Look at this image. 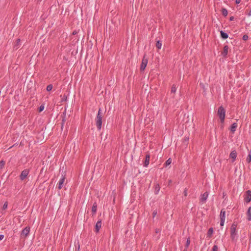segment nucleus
<instances>
[{
  "label": "nucleus",
  "mask_w": 251,
  "mask_h": 251,
  "mask_svg": "<svg viewBox=\"0 0 251 251\" xmlns=\"http://www.w3.org/2000/svg\"><path fill=\"white\" fill-rule=\"evenodd\" d=\"M240 2H241V0H235V2L236 4H239L240 3Z\"/></svg>",
  "instance_id": "38"
},
{
  "label": "nucleus",
  "mask_w": 251,
  "mask_h": 251,
  "mask_svg": "<svg viewBox=\"0 0 251 251\" xmlns=\"http://www.w3.org/2000/svg\"><path fill=\"white\" fill-rule=\"evenodd\" d=\"M148 62V59L147 58H146L145 56H144L142 59V64L141 65V70L142 71H144V70L145 69V68L147 66Z\"/></svg>",
  "instance_id": "4"
},
{
  "label": "nucleus",
  "mask_w": 251,
  "mask_h": 251,
  "mask_svg": "<svg viewBox=\"0 0 251 251\" xmlns=\"http://www.w3.org/2000/svg\"><path fill=\"white\" fill-rule=\"evenodd\" d=\"M225 112L226 111L222 106L219 107L218 110V115L222 123L224 122L225 120Z\"/></svg>",
  "instance_id": "2"
},
{
  "label": "nucleus",
  "mask_w": 251,
  "mask_h": 251,
  "mask_svg": "<svg viewBox=\"0 0 251 251\" xmlns=\"http://www.w3.org/2000/svg\"><path fill=\"white\" fill-rule=\"evenodd\" d=\"M157 214V211H154L153 212V217H154Z\"/></svg>",
  "instance_id": "36"
},
{
  "label": "nucleus",
  "mask_w": 251,
  "mask_h": 251,
  "mask_svg": "<svg viewBox=\"0 0 251 251\" xmlns=\"http://www.w3.org/2000/svg\"><path fill=\"white\" fill-rule=\"evenodd\" d=\"M234 19V17L232 16L230 18V21H233Z\"/></svg>",
  "instance_id": "39"
},
{
  "label": "nucleus",
  "mask_w": 251,
  "mask_h": 251,
  "mask_svg": "<svg viewBox=\"0 0 251 251\" xmlns=\"http://www.w3.org/2000/svg\"><path fill=\"white\" fill-rule=\"evenodd\" d=\"M28 174H29V170H28L25 169V170H23L21 174L20 175V179L22 180H24L26 177V176H27Z\"/></svg>",
  "instance_id": "7"
},
{
  "label": "nucleus",
  "mask_w": 251,
  "mask_h": 251,
  "mask_svg": "<svg viewBox=\"0 0 251 251\" xmlns=\"http://www.w3.org/2000/svg\"><path fill=\"white\" fill-rule=\"evenodd\" d=\"M30 231V228L28 227H25L24 229H23L21 234V236L22 237H25L27 236V235L29 234Z\"/></svg>",
  "instance_id": "6"
},
{
  "label": "nucleus",
  "mask_w": 251,
  "mask_h": 251,
  "mask_svg": "<svg viewBox=\"0 0 251 251\" xmlns=\"http://www.w3.org/2000/svg\"><path fill=\"white\" fill-rule=\"evenodd\" d=\"M251 15V11H250V12L248 14L249 16H250Z\"/></svg>",
  "instance_id": "42"
},
{
  "label": "nucleus",
  "mask_w": 251,
  "mask_h": 251,
  "mask_svg": "<svg viewBox=\"0 0 251 251\" xmlns=\"http://www.w3.org/2000/svg\"><path fill=\"white\" fill-rule=\"evenodd\" d=\"M236 225L233 224L230 228L231 238L232 240H234L237 238L236 232Z\"/></svg>",
  "instance_id": "3"
},
{
  "label": "nucleus",
  "mask_w": 251,
  "mask_h": 251,
  "mask_svg": "<svg viewBox=\"0 0 251 251\" xmlns=\"http://www.w3.org/2000/svg\"><path fill=\"white\" fill-rule=\"evenodd\" d=\"M7 206H8V203H7V202H5L3 205L2 209L4 210L6 209L7 208Z\"/></svg>",
  "instance_id": "31"
},
{
  "label": "nucleus",
  "mask_w": 251,
  "mask_h": 251,
  "mask_svg": "<svg viewBox=\"0 0 251 251\" xmlns=\"http://www.w3.org/2000/svg\"><path fill=\"white\" fill-rule=\"evenodd\" d=\"M101 220H99L96 224V226H95L96 232H98L99 231L100 228H101Z\"/></svg>",
  "instance_id": "10"
},
{
  "label": "nucleus",
  "mask_w": 251,
  "mask_h": 251,
  "mask_svg": "<svg viewBox=\"0 0 251 251\" xmlns=\"http://www.w3.org/2000/svg\"><path fill=\"white\" fill-rule=\"evenodd\" d=\"M225 219H221L220 220V225L221 226H223L224 225Z\"/></svg>",
  "instance_id": "33"
},
{
  "label": "nucleus",
  "mask_w": 251,
  "mask_h": 251,
  "mask_svg": "<svg viewBox=\"0 0 251 251\" xmlns=\"http://www.w3.org/2000/svg\"><path fill=\"white\" fill-rule=\"evenodd\" d=\"M176 91V86L175 84H173L171 90V94H175Z\"/></svg>",
  "instance_id": "21"
},
{
  "label": "nucleus",
  "mask_w": 251,
  "mask_h": 251,
  "mask_svg": "<svg viewBox=\"0 0 251 251\" xmlns=\"http://www.w3.org/2000/svg\"><path fill=\"white\" fill-rule=\"evenodd\" d=\"M52 89V85L51 84H49L47 87V90L48 91H50Z\"/></svg>",
  "instance_id": "29"
},
{
  "label": "nucleus",
  "mask_w": 251,
  "mask_h": 251,
  "mask_svg": "<svg viewBox=\"0 0 251 251\" xmlns=\"http://www.w3.org/2000/svg\"><path fill=\"white\" fill-rule=\"evenodd\" d=\"M160 191V186L158 184H156L154 187V193L157 195Z\"/></svg>",
  "instance_id": "17"
},
{
  "label": "nucleus",
  "mask_w": 251,
  "mask_h": 251,
  "mask_svg": "<svg viewBox=\"0 0 251 251\" xmlns=\"http://www.w3.org/2000/svg\"><path fill=\"white\" fill-rule=\"evenodd\" d=\"M172 162V160L171 158H169L165 163V166H168L170 165Z\"/></svg>",
  "instance_id": "25"
},
{
  "label": "nucleus",
  "mask_w": 251,
  "mask_h": 251,
  "mask_svg": "<svg viewBox=\"0 0 251 251\" xmlns=\"http://www.w3.org/2000/svg\"><path fill=\"white\" fill-rule=\"evenodd\" d=\"M65 176L64 175H62L58 183V188L61 189L63 187V185L64 183Z\"/></svg>",
  "instance_id": "5"
},
{
  "label": "nucleus",
  "mask_w": 251,
  "mask_h": 251,
  "mask_svg": "<svg viewBox=\"0 0 251 251\" xmlns=\"http://www.w3.org/2000/svg\"><path fill=\"white\" fill-rule=\"evenodd\" d=\"M156 47L158 49H161L162 47V44L159 41H158L157 42L156 44Z\"/></svg>",
  "instance_id": "22"
},
{
  "label": "nucleus",
  "mask_w": 251,
  "mask_h": 251,
  "mask_svg": "<svg viewBox=\"0 0 251 251\" xmlns=\"http://www.w3.org/2000/svg\"><path fill=\"white\" fill-rule=\"evenodd\" d=\"M228 50V46L227 45H226L224 47V50L222 52V55L224 57H226Z\"/></svg>",
  "instance_id": "13"
},
{
  "label": "nucleus",
  "mask_w": 251,
  "mask_h": 251,
  "mask_svg": "<svg viewBox=\"0 0 251 251\" xmlns=\"http://www.w3.org/2000/svg\"><path fill=\"white\" fill-rule=\"evenodd\" d=\"M150 155L149 154H146V158L144 164V166L145 167H147L150 163Z\"/></svg>",
  "instance_id": "12"
},
{
  "label": "nucleus",
  "mask_w": 251,
  "mask_h": 251,
  "mask_svg": "<svg viewBox=\"0 0 251 251\" xmlns=\"http://www.w3.org/2000/svg\"><path fill=\"white\" fill-rule=\"evenodd\" d=\"M220 216L221 219H226V211L224 210H222L220 213Z\"/></svg>",
  "instance_id": "18"
},
{
  "label": "nucleus",
  "mask_w": 251,
  "mask_h": 251,
  "mask_svg": "<svg viewBox=\"0 0 251 251\" xmlns=\"http://www.w3.org/2000/svg\"><path fill=\"white\" fill-rule=\"evenodd\" d=\"M222 13L224 16L226 17L228 14L227 9L225 8H223L222 9Z\"/></svg>",
  "instance_id": "20"
},
{
  "label": "nucleus",
  "mask_w": 251,
  "mask_h": 251,
  "mask_svg": "<svg viewBox=\"0 0 251 251\" xmlns=\"http://www.w3.org/2000/svg\"><path fill=\"white\" fill-rule=\"evenodd\" d=\"M183 251H187L186 249H184Z\"/></svg>",
  "instance_id": "43"
},
{
  "label": "nucleus",
  "mask_w": 251,
  "mask_h": 251,
  "mask_svg": "<svg viewBox=\"0 0 251 251\" xmlns=\"http://www.w3.org/2000/svg\"><path fill=\"white\" fill-rule=\"evenodd\" d=\"M237 127V124L236 123H233V124H232L230 127L231 131L233 133L234 132L236 131Z\"/></svg>",
  "instance_id": "15"
},
{
  "label": "nucleus",
  "mask_w": 251,
  "mask_h": 251,
  "mask_svg": "<svg viewBox=\"0 0 251 251\" xmlns=\"http://www.w3.org/2000/svg\"><path fill=\"white\" fill-rule=\"evenodd\" d=\"M247 161L248 163H250L251 161V152L249 153L248 155L247 158Z\"/></svg>",
  "instance_id": "28"
},
{
  "label": "nucleus",
  "mask_w": 251,
  "mask_h": 251,
  "mask_svg": "<svg viewBox=\"0 0 251 251\" xmlns=\"http://www.w3.org/2000/svg\"><path fill=\"white\" fill-rule=\"evenodd\" d=\"M213 230L212 228H210L207 232V235L209 237L211 236V235L213 234Z\"/></svg>",
  "instance_id": "23"
},
{
  "label": "nucleus",
  "mask_w": 251,
  "mask_h": 251,
  "mask_svg": "<svg viewBox=\"0 0 251 251\" xmlns=\"http://www.w3.org/2000/svg\"><path fill=\"white\" fill-rule=\"evenodd\" d=\"M248 38V36L247 35H244L243 37V39L244 40H247Z\"/></svg>",
  "instance_id": "35"
},
{
  "label": "nucleus",
  "mask_w": 251,
  "mask_h": 251,
  "mask_svg": "<svg viewBox=\"0 0 251 251\" xmlns=\"http://www.w3.org/2000/svg\"><path fill=\"white\" fill-rule=\"evenodd\" d=\"M190 242H191L190 238L188 237L187 239L186 245H185L186 248H187L189 246V245L190 244Z\"/></svg>",
  "instance_id": "24"
},
{
  "label": "nucleus",
  "mask_w": 251,
  "mask_h": 251,
  "mask_svg": "<svg viewBox=\"0 0 251 251\" xmlns=\"http://www.w3.org/2000/svg\"><path fill=\"white\" fill-rule=\"evenodd\" d=\"M220 34H221V37L223 39H226L228 38V34L225 32L224 31H223V30H221L220 31Z\"/></svg>",
  "instance_id": "14"
},
{
  "label": "nucleus",
  "mask_w": 251,
  "mask_h": 251,
  "mask_svg": "<svg viewBox=\"0 0 251 251\" xmlns=\"http://www.w3.org/2000/svg\"><path fill=\"white\" fill-rule=\"evenodd\" d=\"M247 219L249 221H251V207H250L248 208V210L247 211Z\"/></svg>",
  "instance_id": "16"
},
{
  "label": "nucleus",
  "mask_w": 251,
  "mask_h": 251,
  "mask_svg": "<svg viewBox=\"0 0 251 251\" xmlns=\"http://www.w3.org/2000/svg\"><path fill=\"white\" fill-rule=\"evenodd\" d=\"M20 42V39H18L17 40L16 44L14 46V48H15L16 49H17L19 48L18 46H19Z\"/></svg>",
  "instance_id": "26"
},
{
  "label": "nucleus",
  "mask_w": 251,
  "mask_h": 251,
  "mask_svg": "<svg viewBox=\"0 0 251 251\" xmlns=\"http://www.w3.org/2000/svg\"><path fill=\"white\" fill-rule=\"evenodd\" d=\"M218 246L216 245H214L212 247V251H218Z\"/></svg>",
  "instance_id": "30"
},
{
  "label": "nucleus",
  "mask_w": 251,
  "mask_h": 251,
  "mask_svg": "<svg viewBox=\"0 0 251 251\" xmlns=\"http://www.w3.org/2000/svg\"><path fill=\"white\" fill-rule=\"evenodd\" d=\"M96 123L97 128L100 130L102 125V115L101 114V109L100 108L96 119Z\"/></svg>",
  "instance_id": "1"
},
{
  "label": "nucleus",
  "mask_w": 251,
  "mask_h": 251,
  "mask_svg": "<svg viewBox=\"0 0 251 251\" xmlns=\"http://www.w3.org/2000/svg\"><path fill=\"white\" fill-rule=\"evenodd\" d=\"M44 109V105H40V106L39 107V112L42 111Z\"/></svg>",
  "instance_id": "32"
},
{
  "label": "nucleus",
  "mask_w": 251,
  "mask_h": 251,
  "mask_svg": "<svg viewBox=\"0 0 251 251\" xmlns=\"http://www.w3.org/2000/svg\"><path fill=\"white\" fill-rule=\"evenodd\" d=\"M245 200L247 202H249L251 201V191L248 190L247 191V196L245 198Z\"/></svg>",
  "instance_id": "9"
},
{
  "label": "nucleus",
  "mask_w": 251,
  "mask_h": 251,
  "mask_svg": "<svg viewBox=\"0 0 251 251\" xmlns=\"http://www.w3.org/2000/svg\"><path fill=\"white\" fill-rule=\"evenodd\" d=\"M187 191H188V189L187 188H185L184 191V195L186 197L187 196Z\"/></svg>",
  "instance_id": "34"
},
{
  "label": "nucleus",
  "mask_w": 251,
  "mask_h": 251,
  "mask_svg": "<svg viewBox=\"0 0 251 251\" xmlns=\"http://www.w3.org/2000/svg\"><path fill=\"white\" fill-rule=\"evenodd\" d=\"M97 205L96 202H95L92 207V211L94 214H95L97 211Z\"/></svg>",
  "instance_id": "19"
},
{
  "label": "nucleus",
  "mask_w": 251,
  "mask_h": 251,
  "mask_svg": "<svg viewBox=\"0 0 251 251\" xmlns=\"http://www.w3.org/2000/svg\"><path fill=\"white\" fill-rule=\"evenodd\" d=\"M5 165V162L3 160L0 161V170L2 169Z\"/></svg>",
  "instance_id": "27"
},
{
  "label": "nucleus",
  "mask_w": 251,
  "mask_h": 251,
  "mask_svg": "<svg viewBox=\"0 0 251 251\" xmlns=\"http://www.w3.org/2000/svg\"><path fill=\"white\" fill-rule=\"evenodd\" d=\"M4 238V235L2 234H0V241L2 240Z\"/></svg>",
  "instance_id": "37"
},
{
  "label": "nucleus",
  "mask_w": 251,
  "mask_h": 251,
  "mask_svg": "<svg viewBox=\"0 0 251 251\" xmlns=\"http://www.w3.org/2000/svg\"><path fill=\"white\" fill-rule=\"evenodd\" d=\"M230 157L232 159V162H233L237 157V152L235 150H233L230 152Z\"/></svg>",
  "instance_id": "11"
},
{
  "label": "nucleus",
  "mask_w": 251,
  "mask_h": 251,
  "mask_svg": "<svg viewBox=\"0 0 251 251\" xmlns=\"http://www.w3.org/2000/svg\"><path fill=\"white\" fill-rule=\"evenodd\" d=\"M208 195L209 194L207 192H205L203 194H202L201 198V201L202 202L204 203L208 198Z\"/></svg>",
  "instance_id": "8"
},
{
  "label": "nucleus",
  "mask_w": 251,
  "mask_h": 251,
  "mask_svg": "<svg viewBox=\"0 0 251 251\" xmlns=\"http://www.w3.org/2000/svg\"><path fill=\"white\" fill-rule=\"evenodd\" d=\"M160 232V230L159 229L156 230V233H158Z\"/></svg>",
  "instance_id": "41"
},
{
  "label": "nucleus",
  "mask_w": 251,
  "mask_h": 251,
  "mask_svg": "<svg viewBox=\"0 0 251 251\" xmlns=\"http://www.w3.org/2000/svg\"><path fill=\"white\" fill-rule=\"evenodd\" d=\"M66 99V96H64V98H63L62 100H65Z\"/></svg>",
  "instance_id": "40"
}]
</instances>
